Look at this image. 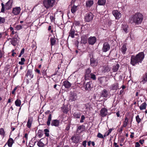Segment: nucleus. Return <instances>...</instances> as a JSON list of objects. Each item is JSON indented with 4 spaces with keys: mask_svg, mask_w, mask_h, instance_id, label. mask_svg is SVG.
I'll return each instance as SVG.
<instances>
[{
    "mask_svg": "<svg viewBox=\"0 0 147 147\" xmlns=\"http://www.w3.org/2000/svg\"><path fill=\"white\" fill-rule=\"evenodd\" d=\"M136 120L138 123H139L141 121V119L139 117V115H137L136 117Z\"/></svg>",
    "mask_w": 147,
    "mask_h": 147,
    "instance_id": "nucleus-46",
    "label": "nucleus"
},
{
    "mask_svg": "<svg viewBox=\"0 0 147 147\" xmlns=\"http://www.w3.org/2000/svg\"><path fill=\"white\" fill-rule=\"evenodd\" d=\"M7 142L8 146L11 147L14 143V141L12 138H10L9 139Z\"/></svg>",
    "mask_w": 147,
    "mask_h": 147,
    "instance_id": "nucleus-22",
    "label": "nucleus"
},
{
    "mask_svg": "<svg viewBox=\"0 0 147 147\" xmlns=\"http://www.w3.org/2000/svg\"><path fill=\"white\" fill-rule=\"evenodd\" d=\"M93 17L94 15L92 13H87L85 16V20L86 22H89L92 20Z\"/></svg>",
    "mask_w": 147,
    "mask_h": 147,
    "instance_id": "nucleus-5",
    "label": "nucleus"
},
{
    "mask_svg": "<svg viewBox=\"0 0 147 147\" xmlns=\"http://www.w3.org/2000/svg\"><path fill=\"white\" fill-rule=\"evenodd\" d=\"M93 3L94 2L92 0H88L86 2V5L87 7H90Z\"/></svg>",
    "mask_w": 147,
    "mask_h": 147,
    "instance_id": "nucleus-19",
    "label": "nucleus"
},
{
    "mask_svg": "<svg viewBox=\"0 0 147 147\" xmlns=\"http://www.w3.org/2000/svg\"><path fill=\"white\" fill-rule=\"evenodd\" d=\"M77 6L73 5L72 7L71 8V12L73 13H75L77 10Z\"/></svg>",
    "mask_w": 147,
    "mask_h": 147,
    "instance_id": "nucleus-28",
    "label": "nucleus"
},
{
    "mask_svg": "<svg viewBox=\"0 0 147 147\" xmlns=\"http://www.w3.org/2000/svg\"><path fill=\"white\" fill-rule=\"evenodd\" d=\"M21 9L20 7H17L13 8L12 11V13L14 15L19 14L20 12Z\"/></svg>",
    "mask_w": 147,
    "mask_h": 147,
    "instance_id": "nucleus-7",
    "label": "nucleus"
},
{
    "mask_svg": "<svg viewBox=\"0 0 147 147\" xmlns=\"http://www.w3.org/2000/svg\"><path fill=\"white\" fill-rule=\"evenodd\" d=\"M57 75V78H56V76H55L53 77L52 79L56 83H57L59 82L61 78V76L62 75V73L59 70H57L55 73L52 75V76H54Z\"/></svg>",
    "mask_w": 147,
    "mask_h": 147,
    "instance_id": "nucleus-4",
    "label": "nucleus"
},
{
    "mask_svg": "<svg viewBox=\"0 0 147 147\" xmlns=\"http://www.w3.org/2000/svg\"><path fill=\"white\" fill-rule=\"evenodd\" d=\"M21 102L20 100L17 99L15 102V104L16 106L20 107L21 105Z\"/></svg>",
    "mask_w": 147,
    "mask_h": 147,
    "instance_id": "nucleus-39",
    "label": "nucleus"
},
{
    "mask_svg": "<svg viewBox=\"0 0 147 147\" xmlns=\"http://www.w3.org/2000/svg\"><path fill=\"white\" fill-rule=\"evenodd\" d=\"M144 57V54L143 52L139 53L136 56H132L131 58V64L134 66L138 63H141Z\"/></svg>",
    "mask_w": 147,
    "mask_h": 147,
    "instance_id": "nucleus-1",
    "label": "nucleus"
},
{
    "mask_svg": "<svg viewBox=\"0 0 147 147\" xmlns=\"http://www.w3.org/2000/svg\"><path fill=\"white\" fill-rule=\"evenodd\" d=\"M143 20V16L140 13L135 14L131 18L130 22L131 23H134L136 24H141Z\"/></svg>",
    "mask_w": 147,
    "mask_h": 147,
    "instance_id": "nucleus-2",
    "label": "nucleus"
},
{
    "mask_svg": "<svg viewBox=\"0 0 147 147\" xmlns=\"http://www.w3.org/2000/svg\"><path fill=\"white\" fill-rule=\"evenodd\" d=\"M87 38L85 36H82L81 37V42L84 44H85L87 42Z\"/></svg>",
    "mask_w": 147,
    "mask_h": 147,
    "instance_id": "nucleus-25",
    "label": "nucleus"
},
{
    "mask_svg": "<svg viewBox=\"0 0 147 147\" xmlns=\"http://www.w3.org/2000/svg\"><path fill=\"white\" fill-rule=\"evenodd\" d=\"M5 22V19L4 17L0 16V24H3Z\"/></svg>",
    "mask_w": 147,
    "mask_h": 147,
    "instance_id": "nucleus-43",
    "label": "nucleus"
},
{
    "mask_svg": "<svg viewBox=\"0 0 147 147\" xmlns=\"http://www.w3.org/2000/svg\"><path fill=\"white\" fill-rule=\"evenodd\" d=\"M118 84L117 83H115L112 85L111 88L113 90H117L118 88Z\"/></svg>",
    "mask_w": 147,
    "mask_h": 147,
    "instance_id": "nucleus-34",
    "label": "nucleus"
},
{
    "mask_svg": "<svg viewBox=\"0 0 147 147\" xmlns=\"http://www.w3.org/2000/svg\"><path fill=\"white\" fill-rule=\"evenodd\" d=\"M32 123V119H29L27 124V126L29 128L31 127Z\"/></svg>",
    "mask_w": 147,
    "mask_h": 147,
    "instance_id": "nucleus-37",
    "label": "nucleus"
},
{
    "mask_svg": "<svg viewBox=\"0 0 147 147\" xmlns=\"http://www.w3.org/2000/svg\"><path fill=\"white\" fill-rule=\"evenodd\" d=\"M139 142L140 144H143V143L144 142V140H139Z\"/></svg>",
    "mask_w": 147,
    "mask_h": 147,
    "instance_id": "nucleus-62",
    "label": "nucleus"
},
{
    "mask_svg": "<svg viewBox=\"0 0 147 147\" xmlns=\"http://www.w3.org/2000/svg\"><path fill=\"white\" fill-rule=\"evenodd\" d=\"M107 113V110L105 108H102L100 110V115L102 117L106 116Z\"/></svg>",
    "mask_w": 147,
    "mask_h": 147,
    "instance_id": "nucleus-11",
    "label": "nucleus"
},
{
    "mask_svg": "<svg viewBox=\"0 0 147 147\" xmlns=\"http://www.w3.org/2000/svg\"><path fill=\"white\" fill-rule=\"evenodd\" d=\"M96 40V37H90L88 38V43L90 45H93L95 43Z\"/></svg>",
    "mask_w": 147,
    "mask_h": 147,
    "instance_id": "nucleus-12",
    "label": "nucleus"
},
{
    "mask_svg": "<svg viewBox=\"0 0 147 147\" xmlns=\"http://www.w3.org/2000/svg\"><path fill=\"white\" fill-rule=\"evenodd\" d=\"M55 3V0H43V5L46 9L53 7Z\"/></svg>",
    "mask_w": 147,
    "mask_h": 147,
    "instance_id": "nucleus-3",
    "label": "nucleus"
},
{
    "mask_svg": "<svg viewBox=\"0 0 147 147\" xmlns=\"http://www.w3.org/2000/svg\"><path fill=\"white\" fill-rule=\"evenodd\" d=\"M19 38H18V35H17V38H13L11 39V43L13 46H15L16 45L17 43V41H18V39Z\"/></svg>",
    "mask_w": 147,
    "mask_h": 147,
    "instance_id": "nucleus-14",
    "label": "nucleus"
},
{
    "mask_svg": "<svg viewBox=\"0 0 147 147\" xmlns=\"http://www.w3.org/2000/svg\"><path fill=\"white\" fill-rule=\"evenodd\" d=\"M91 69L90 68H88L86 70V76H87L91 72Z\"/></svg>",
    "mask_w": 147,
    "mask_h": 147,
    "instance_id": "nucleus-41",
    "label": "nucleus"
},
{
    "mask_svg": "<svg viewBox=\"0 0 147 147\" xmlns=\"http://www.w3.org/2000/svg\"><path fill=\"white\" fill-rule=\"evenodd\" d=\"M25 59L24 58H22L21 59V61H19L18 63L19 64L23 65L24 64V62L25 61Z\"/></svg>",
    "mask_w": 147,
    "mask_h": 147,
    "instance_id": "nucleus-45",
    "label": "nucleus"
},
{
    "mask_svg": "<svg viewBox=\"0 0 147 147\" xmlns=\"http://www.w3.org/2000/svg\"><path fill=\"white\" fill-rule=\"evenodd\" d=\"M134 132H131V134L130 135V137L131 138H133L134 137Z\"/></svg>",
    "mask_w": 147,
    "mask_h": 147,
    "instance_id": "nucleus-60",
    "label": "nucleus"
},
{
    "mask_svg": "<svg viewBox=\"0 0 147 147\" xmlns=\"http://www.w3.org/2000/svg\"><path fill=\"white\" fill-rule=\"evenodd\" d=\"M73 115L74 117L77 118H80L81 116L80 113H75Z\"/></svg>",
    "mask_w": 147,
    "mask_h": 147,
    "instance_id": "nucleus-38",
    "label": "nucleus"
},
{
    "mask_svg": "<svg viewBox=\"0 0 147 147\" xmlns=\"http://www.w3.org/2000/svg\"><path fill=\"white\" fill-rule=\"evenodd\" d=\"M108 95V92L106 89H104L102 92L101 96L103 97H106Z\"/></svg>",
    "mask_w": 147,
    "mask_h": 147,
    "instance_id": "nucleus-21",
    "label": "nucleus"
},
{
    "mask_svg": "<svg viewBox=\"0 0 147 147\" xmlns=\"http://www.w3.org/2000/svg\"><path fill=\"white\" fill-rule=\"evenodd\" d=\"M73 24L76 26H79L80 25V22L79 21H75Z\"/></svg>",
    "mask_w": 147,
    "mask_h": 147,
    "instance_id": "nucleus-49",
    "label": "nucleus"
},
{
    "mask_svg": "<svg viewBox=\"0 0 147 147\" xmlns=\"http://www.w3.org/2000/svg\"><path fill=\"white\" fill-rule=\"evenodd\" d=\"M123 126H121L120 128H119V132H121L123 130Z\"/></svg>",
    "mask_w": 147,
    "mask_h": 147,
    "instance_id": "nucleus-57",
    "label": "nucleus"
},
{
    "mask_svg": "<svg viewBox=\"0 0 147 147\" xmlns=\"http://www.w3.org/2000/svg\"><path fill=\"white\" fill-rule=\"evenodd\" d=\"M140 146V144L138 142H136V143L135 147H139Z\"/></svg>",
    "mask_w": 147,
    "mask_h": 147,
    "instance_id": "nucleus-56",
    "label": "nucleus"
},
{
    "mask_svg": "<svg viewBox=\"0 0 147 147\" xmlns=\"http://www.w3.org/2000/svg\"><path fill=\"white\" fill-rule=\"evenodd\" d=\"M17 87H16L15 88L13 89V91L12 92V94H15V92L16 90H17Z\"/></svg>",
    "mask_w": 147,
    "mask_h": 147,
    "instance_id": "nucleus-54",
    "label": "nucleus"
},
{
    "mask_svg": "<svg viewBox=\"0 0 147 147\" xmlns=\"http://www.w3.org/2000/svg\"><path fill=\"white\" fill-rule=\"evenodd\" d=\"M147 81V73H146L143 76L142 82L143 84H144Z\"/></svg>",
    "mask_w": 147,
    "mask_h": 147,
    "instance_id": "nucleus-31",
    "label": "nucleus"
},
{
    "mask_svg": "<svg viewBox=\"0 0 147 147\" xmlns=\"http://www.w3.org/2000/svg\"><path fill=\"white\" fill-rule=\"evenodd\" d=\"M104 71L105 72H109L110 70V67L108 66L104 67Z\"/></svg>",
    "mask_w": 147,
    "mask_h": 147,
    "instance_id": "nucleus-42",
    "label": "nucleus"
},
{
    "mask_svg": "<svg viewBox=\"0 0 147 147\" xmlns=\"http://www.w3.org/2000/svg\"><path fill=\"white\" fill-rule=\"evenodd\" d=\"M113 144L115 147H119V146L116 143L114 142Z\"/></svg>",
    "mask_w": 147,
    "mask_h": 147,
    "instance_id": "nucleus-64",
    "label": "nucleus"
},
{
    "mask_svg": "<svg viewBox=\"0 0 147 147\" xmlns=\"http://www.w3.org/2000/svg\"><path fill=\"white\" fill-rule=\"evenodd\" d=\"M12 2L11 1L9 0L5 5V8L6 9H10L12 6Z\"/></svg>",
    "mask_w": 147,
    "mask_h": 147,
    "instance_id": "nucleus-17",
    "label": "nucleus"
},
{
    "mask_svg": "<svg viewBox=\"0 0 147 147\" xmlns=\"http://www.w3.org/2000/svg\"><path fill=\"white\" fill-rule=\"evenodd\" d=\"M77 96L76 93H71L69 97V100L71 101H74L77 100Z\"/></svg>",
    "mask_w": 147,
    "mask_h": 147,
    "instance_id": "nucleus-8",
    "label": "nucleus"
},
{
    "mask_svg": "<svg viewBox=\"0 0 147 147\" xmlns=\"http://www.w3.org/2000/svg\"><path fill=\"white\" fill-rule=\"evenodd\" d=\"M85 119V117L84 115H82V116L81 117V119L80 120V123H83L84 122V120Z\"/></svg>",
    "mask_w": 147,
    "mask_h": 147,
    "instance_id": "nucleus-53",
    "label": "nucleus"
},
{
    "mask_svg": "<svg viewBox=\"0 0 147 147\" xmlns=\"http://www.w3.org/2000/svg\"><path fill=\"white\" fill-rule=\"evenodd\" d=\"M147 106V104L146 102H144L142 103L140 106V110H142L146 109Z\"/></svg>",
    "mask_w": 147,
    "mask_h": 147,
    "instance_id": "nucleus-26",
    "label": "nucleus"
},
{
    "mask_svg": "<svg viewBox=\"0 0 147 147\" xmlns=\"http://www.w3.org/2000/svg\"><path fill=\"white\" fill-rule=\"evenodd\" d=\"M35 71L37 73H38L39 74H40V71L39 70H38V69H36L35 70Z\"/></svg>",
    "mask_w": 147,
    "mask_h": 147,
    "instance_id": "nucleus-63",
    "label": "nucleus"
},
{
    "mask_svg": "<svg viewBox=\"0 0 147 147\" xmlns=\"http://www.w3.org/2000/svg\"><path fill=\"white\" fill-rule=\"evenodd\" d=\"M51 44L52 46L56 44V40L54 36L51 37L50 39Z\"/></svg>",
    "mask_w": 147,
    "mask_h": 147,
    "instance_id": "nucleus-27",
    "label": "nucleus"
},
{
    "mask_svg": "<svg viewBox=\"0 0 147 147\" xmlns=\"http://www.w3.org/2000/svg\"><path fill=\"white\" fill-rule=\"evenodd\" d=\"M85 126L84 125H81L78 126L77 129V132L81 133L82 132L84 129Z\"/></svg>",
    "mask_w": 147,
    "mask_h": 147,
    "instance_id": "nucleus-18",
    "label": "nucleus"
},
{
    "mask_svg": "<svg viewBox=\"0 0 147 147\" xmlns=\"http://www.w3.org/2000/svg\"><path fill=\"white\" fill-rule=\"evenodd\" d=\"M87 142L86 141H84L82 143V145L84 146V147L86 146V143Z\"/></svg>",
    "mask_w": 147,
    "mask_h": 147,
    "instance_id": "nucleus-55",
    "label": "nucleus"
},
{
    "mask_svg": "<svg viewBox=\"0 0 147 147\" xmlns=\"http://www.w3.org/2000/svg\"><path fill=\"white\" fill-rule=\"evenodd\" d=\"M120 65L118 64H117L116 65H114L112 68V70L113 72H115L117 71Z\"/></svg>",
    "mask_w": 147,
    "mask_h": 147,
    "instance_id": "nucleus-20",
    "label": "nucleus"
},
{
    "mask_svg": "<svg viewBox=\"0 0 147 147\" xmlns=\"http://www.w3.org/2000/svg\"><path fill=\"white\" fill-rule=\"evenodd\" d=\"M24 137L26 140H28V134H27L26 133L25 134Z\"/></svg>",
    "mask_w": 147,
    "mask_h": 147,
    "instance_id": "nucleus-61",
    "label": "nucleus"
},
{
    "mask_svg": "<svg viewBox=\"0 0 147 147\" xmlns=\"http://www.w3.org/2000/svg\"><path fill=\"white\" fill-rule=\"evenodd\" d=\"M91 86H90V82H87L85 85V89L86 90H90Z\"/></svg>",
    "mask_w": 147,
    "mask_h": 147,
    "instance_id": "nucleus-32",
    "label": "nucleus"
},
{
    "mask_svg": "<svg viewBox=\"0 0 147 147\" xmlns=\"http://www.w3.org/2000/svg\"><path fill=\"white\" fill-rule=\"evenodd\" d=\"M112 13L113 15L115 17V18L117 19H119L121 17V13L117 11H113L112 12Z\"/></svg>",
    "mask_w": 147,
    "mask_h": 147,
    "instance_id": "nucleus-10",
    "label": "nucleus"
},
{
    "mask_svg": "<svg viewBox=\"0 0 147 147\" xmlns=\"http://www.w3.org/2000/svg\"><path fill=\"white\" fill-rule=\"evenodd\" d=\"M75 31L74 29H71L70 32H69V36L71 37L72 38L74 37L75 36Z\"/></svg>",
    "mask_w": 147,
    "mask_h": 147,
    "instance_id": "nucleus-30",
    "label": "nucleus"
},
{
    "mask_svg": "<svg viewBox=\"0 0 147 147\" xmlns=\"http://www.w3.org/2000/svg\"><path fill=\"white\" fill-rule=\"evenodd\" d=\"M121 51L122 53L124 54H125L126 51L127 50V48L126 47V46L125 45H124L121 48Z\"/></svg>",
    "mask_w": 147,
    "mask_h": 147,
    "instance_id": "nucleus-29",
    "label": "nucleus"
},
{
    "mask_svg": "<svg viewBox=\"0 0 147 147\" xmlns=\"http://www.w3.org/2000/svg\"><path fill=\"white\" fill-rule=\"evenodd\" d=\"M91 78L93 79V80H95L96 79V77L95 75L92 74H90Z\"/></svg>",
    "mask_w": 147,
    "mask_h": 147,
    "instance_id": "nucleus-52",
    "label": "nucleus"
},
{
    "mask_svg": "<svg viewBox=\"0 0 147 147\" xmlns=\"http://www.w3.org/2000/svg\"><path fill=\"white\" fill-rule=\"evenodd\" d=\"M37 145L39 147H43L44 146V144L40 141H38Z\"/></svg>",
    "mask_w": 147,
    "mask_h": 147,
    "instance_id": "nucleus-40",
    "label": "nucleus"
},
{
    "mask_svg": "<svg viewBox=\"0 0 147 147\" xmlns=\"http://www.w3.org/2000/svg\"><path fill=\"white\" fill-rule=\"evenodd\" d=\"M71 85V84L68 81H64L63 83V85L64 86L65 88H70Z\"/></svg>",
    "mask_w": 147,
    "mask_h": 147,
    "instance_id": "nucleus-16",
    "label": "nucleus"
},
{
    "mask_svg": "<svg viewBox=\"0 0 147 147\" xmlns=\"http://www.w3.org/2000/svg\"><path fill=\"white\" fill-rule=\"evenodd\" d=\"M16 28L17 30H20L22 29V26L20 25H18L16 26Z\"/></svg>",
    "mask_w": 147,
    "mask_h": 147,
    "instance_id": "nucleus-51",
    "label": "nucleus"
},
{
    "mask_svg": "<svg viewBox=\"0 0 147 147\" xmlns=\"http://www.w3.org/2000/svg\"><path fill=\"white\" fill-rule=\"evenodd\" d=\"M5 134L4 130L3 128L0 129V135L4 136Z\"/></svg>",
    "mask_w": 147,
    "mask_h": 147,
    "instance_id": "nucleus-47",
    "label": "nucleus"
},
{
    "mask_svg": "<svg viewBox=\"0 0 147 147\" xmlns=\"http://www.w3.org/2000/svg\"><path fill=\"white\" fill-rule=\"evenodd\" d=\"M105 0H98V3L99 5H103L105 4Z\"/></svg>",
    "mask_w": 147,
    "mask_h": 147,
    "instance_id": "nucleus-35",
    "label": "nucleus"
},
{
    "mask_svg": "<svg viewBox=\"0 0 147 147\" xmlns=\"http://www.w3.org/2000/svg\"><path fill=\"white\" fill-rule=\"evenodd\" d=\"M110 49V46L107 42L104 43L103 45V47L102 49V51L104 52H106Z\"/></svg>",
    "mask_w": 147,
    "mask_h": 147,
    "instance_id": "nucleus-9",
    "label": "nucleus"
},
{
    "mask_svg": "<svg viewBox=\"0 0 147 147\" xmlns=\"http://www.w3.org/2000/svg\"><path fill=\"white\" fill-rule=\"evenodd\" d=\"M52 115L51 114H50L48 116L47 121V125L49 126L51 124V122L52 119Z\"/></svg>",
    "mask_w": 147,
    "mask_h": 147,
    "instance_id": "nucleus-24",
    "label": "nucleus"
},
{
    "mask_svg": "<svg viewBox=\"0 0 147 147\" xmlns=\"http://www.w3.org/2000/svg\"><path fill=\"white\" fill-rule=\"evenodd\" d=\"M128 26L127 25L123 24L122 25V29H123L124 31L126 33H127L128 32Z\"/></svg>",
    "mask_w": 147,
    "mask_h": 147,
    "instance_id": "nucleus-23",
    "label": "nucleus"
},
{
    "mask_svg": "<svg viewBox=\"0 0 147 147\" xmlns=\"http://www.w3.org/2000/svg\"><path fill=\"white\" fill-rule=\"evenodd\" d=\"M2 8L1 9V12H4L5 11V7L3 3H1Z\"/></svg>",
    "mask_w": 147,
    "mask_h": 147,
    "instance_id": "nucleus-50",
    "label": "nucleus"
},
{
    "mask_svg": "<svg viewBox=\"0 0 147 147\" xmlns=\"http://www.w3.org/2000/svg\"><path fill=\"white\" fill-rule=\"evenodd\" d=\"M45 134L46 136L48 137L49 136V130L47 129H45L44 130Z\"/></svg>",
    "mask_w": 147,
    "mask_h": 147,
    "instance_id": "nucleus-44",
    "label": "nucleus"
},
{
    "mask_svg": "<svg viewBox=\"0 0 147 147\" xmlns=\"http://www.w3.org/2000/svg\"><path fill=\"white\" fill-rule=\"evenodd\" d=\"M27 76H29L30 78V79L32 78L33 77V75L32 74V72L28 70L27 71Z\"/></svg>",
    "mask_w": 147,
    "mask_h": 147,
    "instance_id": "nucleus-36",
    "label": "nucleus"
},
{
    "mask_svg": "<svg viewBox=\"0 0 147 147\" xmlns=\"http://www.w3.org/2000/svg\"><path fill=\"white\" fill-rule=\"evenodd\" d=\"M112 131V129H110L108 130V133L107 134V136H108L109 134L111 132V131Z\"/></svg>",
    "mask_w": 147,
    "mask_h": 147,
    "instance_id": "nucleus-59",
    "label": "nucleus"
},
{
    "mask_svg": "<svg viewBox=\"0 0 147 147\" xmlns=\"http://www.w3.org/2000/svg\"><path fill=\"white\" fill-rule=\"evenodd\" d=\"M128 119L126 117L124 119V121L123 122V127H126L127 125L128 122Z\"/></svg>",
    "mask_w": 147,
    "mask_h": 147,
    "instance_id": "nucleus-33",
    "label": "nucleus"
},
{
    "mask_svg": "<svg viewBox=\"0 0 147 147\" xmlns=\"http://www.w3.org/2000/svg\"><path fill=\"white\" fill-rule=\"evenodd\" d=\"M24 48H23L21 50L20 53L21 54H23L24 53Z\"/></svg>",
    "mask_w": 147,
    "mask_h": 147,
    "instance_id": "nucleus-58",
    "label": "nucleus"
},
{
    "mask_svg": "<svg viewBox=\"0 0 147 147\" xmlns=\"http://www.w3.org/2000/svg\"><path fill=\"white\" fill-rule=\"evenodd\" d=\"M90 60V65L92 67L96 66L98 64V61L93 58H91Z\"/></svg>",
    "mask_w": 147,
    "mask_h": 147,
    "instance_id": "nucleus-15",
    "label": "nucleus"
},
{
    "mask_svg": "<svg viewBox=\"0 0 147 147\" xmlns=\"http://www.w3.org/2000/svg\"><path fill=\"white\" fill-rule=\"evenodd\" d=\"M98 80L99 83L104 86L106 85V83L107 81V78L105 76L101 77L98 78Z\"/></svg>",
    "mask_w": 147,
    "mask_h": 147,
    "instance_id": "nucleus-6",
    "label": "nucleus"
},
{
    "mask_svg": "<svg viewBox=\"0 0 147 147\" xmlns=\"http://www.w3.org/2000/svg\"><path fill=\"white\" fill-rule=\"evenodd\" d=\"M97 137L98 138H103V135L101 134L100 133H98L97 135Z\"/></svg>",
    "mask_w": 147,
    "mask_h": 147,
    "instance_id": "nucleus-48",
    "label": "nucleus"
},
{
    "mask_svg": "<svg viewBox=\"0 0 147 147\" xmlns=\"http://www.w3.org/2000/svg\"><path fill=\"white\" fill-rule=\"evenodd\" d=\"M59 120L57 119L53 120L51 121V125L52 126L58 127L59 125Z\"/></svg>",
    "mask_w": 147,
    "mask_h": 147,
    "instance_id": "nucleus-13",
    "label": "nucleus"
}]
</instances>
